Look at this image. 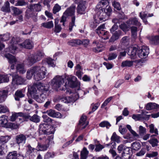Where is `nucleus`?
Returning a JSON list of instances; mask_svg holds the SVG:
<instances>
[{
	"instance_id": "f257e3e1",
	"label": "nucleus",
	"mask_w": 159,
	"mask_h": 159,
	"mask_svg": "<svg viewBox=\"0 0 159 159\" xmlns=\"http://www.w3.org/2000/svg\"><path fill=\"white\" fill-rule=\"evenodd\" d=\"M112 11V9L109 6H106L105 8H102L97 12L94 18V23L99 24L105 21L108 19Z\"/></svg>"
},
{
	"instance_id": "f03ea898",
	"label": "nucleus",
	"mask_w": 159,
	"mask_h": 159,
	"mask_svg": "<svg viewBox=\"0 0 159 159\" xmlns=\"http://www.w3.org/2000/svg\"><path fill=\"white\" fill-rule=\"evenodd\" d=\"M41 8L42 6L39 3L30 5L26 11V15L28 18L31 17L34 21H36L37 20V14L31 12L30 11H35L39 12L41 10Z\"/></svg>"
},
{
	"instance_id": "7ed1b4c3",
	"label": "nucleus",
	"mask_w": 159,
	"mask_h": 159,
	"mask_svg": "<svg viewBox=\"0 0 159 159\" xmlns=\"http://www.w3.org/2000/svg\"><path fill=\"white\" fill-rule=\"evenodd\" d=\"M32 70L34 78L36 80L39 81L45 78L46 70L45 67L43 66H35L33 67Z\"/></svg>"
},
{
	"instance_id": "20e7f679",
	"label": "nucleus",
	"mask_w": 159,
	"mask_h": 159,
	"mask_svg": "<svg viewBox=\"0 0 159 159\" xmlns=\"http://www.w3.org/2000/svg\"><path fill=\"white\" fill-rule=\"evenodd\" d=\"M64 83V78L61 76L57 75L52 80L51 85L53 89L58 91Z\"/></svg>"
},
{
	"instance_id": "39448f33",
	"label": "nucleus",
	"mask_w": 159,
	"mask_h": 159,
	"mask_svg": "<svg viewBox=\"0 0 159 159\" xmlns=\"http://www.w3.org/2000/svg\"><path fill=\"white\" fill-rule=\"evenodd\" d=\"M105 28V25L102 24L98 27L96 32L102 38L106 40L109 38L110 35L108 32L104 30Z\"/></svg>"
},
{
	"instance_id": "423d86ee",
	"label": "nucleus",
	"mask_w": 159,
	"mask_h": 159,
	"mask_svg": "<svg viewBox=\"0 0 159 159\" xmlns=\"http://www.w3.org/2000/svg\"><path fill=\"white\" fill-rule=\"evenodd\" d=\"M75 8V6L72 5L64 13L60 21L61 22H63V25L64 26V22L66 21L67 18L69 16H71L74 15Z\"/></svg>"
},
{
	"instance_id": "0eeeda50",
	"label": "nucleus",
	"mask_w": 159,
	"mask_h": 159,
	"mask_svg": "<svg viewBox=\"0 0 159 159\" xmlns=\"http://www.w3.org/2000/svg\"><path fill=\"white\" fill-rule=\"evenodd\" d=\"M67 77L66 79L70 86L72 88L76 87L77 89L79 90L80 89V83L79 82L76 81V77L72 75H69Z\"/></svg>"
},
{
	"instance_id": "6e6552de",
	"label": "nucleus",
	"mask_w": 159,
	"mask_h": 159,
	"mask_svg": "<svg viewBox=\"0 0 159 159\" xmlns=\"http://www.w3.org/2000/svg\"><path fill=\"white\" fill-rule=\"evenodd\" d=\"M149 53V48L146 46H142L140 49H138L137 54L141 58L147 57Z\"/></svg>"
},
{
	"instance_id": "1a4fd4ad",
	"label": "nucleus",
	"mask_w": 159,
	"mask_h": 159,
	"mask_svg": "<svg viewBox=\"0 0 159 159\" xmlns=\"http://www.w3.org/2000/svg\"><path fill=\"white\" fill-rule=\"evenodd\" d=\"M11 75L12 77V84H16L17 85H21L24 84L25 80L22 77L14 73H12Z\"/></svg>"
},
{
	"instance_id": "9d476101",
	"label": "nucleus",
	"mask_w": 159,
	"mask_h": 159,
	"mask_svg": "<svg viewBox=\"0 0 159 159\" xmlns=\"http://www.w3.org/2000/svg\"><path fill=\"white\" fill-rule=\"evenodd\" d=\"M16 37H13L11 40L10 43L9 44V50L10 52L14 54L17 48L16 43H17V40Z\"/></svg>"
},
{
	"instance_id": "9b49d317",
	"label": "nucleus",
	"mask_w": 159,
	"mask_h": 159,
	"mask_svg": "<svg viewBox=\"0 0 159 159\" xmlns=\"http://www.w3.org/2000/svg\"><path fill=\"white\" fill-rule=\"evenodd\" d=\"M18 46L20 48H24L31 49L33 47V44L32 41L29 39H27L22 43L18 45Z\"/></svg>"
},
{
	"instance_id": "f8f14e48",
	"label": "nucleus",
	"mask_w": 159,
	"mask_h": 159,
	"mask_svg": "<svg viewBox=\"0 0 159 159\" xmlns=\"http://www.w3.org/2000/svg\"><path fill=\"white\" fill-rule=\"evenodd\" d=\"M79 96V93H75L73 94L72 98H71L69 97H64L61 99V101L65 103H69L77 100Z\"/></svg>"
},
{
	"instance_id": "ddd939ff",
	"label": "nucleus",
	"mask_w": 159,
	"mask_h": 159,
	"mask_svg": "<svg viewBox=\"0 0 159 159\" xmlns=\"http://www.w3.org/2000/svg\"><path fill=\"white\" fill-rule=\"evenodd\" d=\"M28 90L29 92L34 98L35 96L39 94L36 84L29 86L28 87Z\"/></svg>"
},
{
	"instance_id": "4468645a",
	"label": "nucleus",
	"mask_w": 159,
	"mask_h": 159,
	"mask_svg": "<svg viewBox=\"0 0 159 159\" xmlns=\"http://www.w3.org/2000/svg\"><path fill=\"white\" fill-rule=\"evenodd\" d=\"M36 85L39 93H46V92L48 90V87H46L45 85L43 84L39 83L36 84Z\"/></svg>"
},
{
	"instance_id": "2eb2a0df",
	"label": "nucleus",
	"mask_w": 159,
	"mask_h": 159,
	"mask_svg": "<svg viewBox=\"0 0 159 159\" xmlns=\"http://www.w3.org/2000/svg\"><path fill=\"white\" fill-rule=\"evenodd\" d=\"M15 139L17 143L20 145L25 143L26 137L25 135L23 134H20L16 135Z\"/></svg>"
},
{
	"instance_id": "dca6fc26",
	"label": "nucleus",
	"mask_w": 159,
	"mask_h": 159,
	"mask_svg": "<svg viewBox=\"0 0 159 159\" xmlns=\"http://www.w3.org/2000/svg\"><path fill=\"white\" fill-rule=\"evenodd\" d=\"M24 118L29 119L31 121L35 123H38L40 121V117L36 114H34L32 116L28 115L25 114Z\"/></svg>"
},
{
	"instance_id": "f3484780",
	"label": "nucleus",
	"mask_w": 159,
	"mask_h": 159,
	"mask_svg": "<svg viewBox=\"0 0 159 159\" xmlns=\"http://www.w3.org/2000/svg\"><path fill=\"white\" fill-rule=\"evenodd\" d=\"M131 151V148L130 147L125 146L122 153V156L124 159H129L130 156L129 153Z\"/></svg>"
},
{
	"instance_id": "a211bd4d",
	"label": "nucleus",
	"mask_w": 159,
	"mask_h": 159,
	"mask_svg": "<svg viewBox=\"0 0 159 159\" xmlns=\"http://www.w3.org/2000/svg\"><path fill=\"white\" fill-rule=\"evenodd\" d=\"M86 2L85 1H82L80 3L77 8L78 12L80 14H84L85 13L86 7L85 6Z\"/></svg>"
},
{
	"instance_id": "6ab92c4d",
	"label": "nucleus",
	"mask_w": 159,
	"mask_h": 159,
	"mask_svg": "<svg viewBox=\"0 0 159 159\" xmlns=\"http://www.w3.org/2000/svg\"><path fill=\"white\" fill-rule=\"evenodd\" d=\"M46 93H42L39 95V94L34 97V98L38 102L42 103L47 98Z\"/></svg>"
},
{
	"instance_id": "aec40b11",
	"label": "nucleus",
	"mask_w": 159,
	"mask_h": 159,
	"mask_svg": "<svg viewBox=\"0 0 159 159\" xmlns=\"http://www.w3.org/2000/svg\"><path fill=\"white\" fill-rule=\"evenodd\" d=\"M129 50L127 52V54L130 56L131 59H134L137 52H138V48L135 47L133 48L130 47L128 48Z\"/></svg>"
},
{
	"instance_id": "412c9836",
	"label": "nucleus",
	"mask_w": 159,
	"mask_h": 159,
	"mask_svg": "<svg viewBox=\"0 0 159 159\" xmlns=\"http://www.w3.org/2000/svg\"><path fill=\"white\" fill-rule=\"evenodd\" d=\"M46 112L49 116L52 117L58 118L61 117V113L52 109H50L47 111Z\"/></svg>"
},
{
	"instance_id": "4be33fe9",
	"label": "nucleus",
	"mask_w": 159,
	"mask_h": 159,
	"mask_svg": "<svg viewBox=\"0 0 159 159\" xmlns=\"http://www.w3.org/2000/svg\"><path fill=\"white\" fill-rule=\"evenodd\" d=\"M153 16V14H148L145 12H140L139 14V16L141 19L143 20L144 23L146 24L148 23V21L146 19V18L148 17H152Z\"/></svg>"
},
{
	"instance_id": "5701e85b",
	"label": "nucleus",
	"mask_w": 159,
	"mask_h": 159,
	"mask_svg": "<svg viewBox=\"0 0 159 159\" xmlns=\"http://www.w3.org/2000/svg\"><path fill=\"white\" fill-rule=\"evenodd\" d=\"M34 55V60L33 61L34 62V63L40 60L44 56V53L41 51H39L37 53L33 54Z\"/></svg>"
},
{
	"instance_id": "b1692460",
	"label": "nucleus",
	"mask_w": 159,
	"mask_h": 159,
	"mask_svg": "<svg viewBox=\"0 0 159 159\" xmlns=\"http://www.w3.org/2000/svg\"><path fill=\"white\" fill-rule=\"evenodd\" d=\"M121 35V31L120 30L116 31L112 34L111 37L109 42H114L116 40L118 39L120 36Z\"/></svg>"
},
{
	"instance_id": "393cba45",
	"label": "nucleus",
	"mask_w": 159,
	"mask_h": 159,
	"mask_svg": "<svg viewBox=\"0 0 159 159\" xmlns=\"http://www.w3.org/2000/svg\"><path fill=\"white\" fill-rule=\"evenodd\" d=\"M126 23L129 26H130L132 25L139 26L141 25V24L139 22L138 19L136 18H130L126 22Z\"/></svg>"
},
{
	"instance_id": "a878e982",
	"label": "nucleus",
	"mask_w": 159,
	"mask_h": 159,
	"mask_svg": "<svg viewBox=\"0 0 159 159\" xmlns=\"http://www.w3.org/2000/svg\"><path fill=\"white\" fill-rule=\"evenodd\" d=\"M8 117L5 116H2L0 117V126L3 127H7L8 126Z\"/></svg>"
},
{
	"instance_id": "bb28decb",
	"label": "nucleus",
	"mask_w": 159,
	"mask_h": 159,
	"mask_svg": "<svg viewBox=\"0 0 159 159\" xmlns=\"http://www.w3.org/2000/svg\"><path fill=\"white\" fill-rule=\"evenodd\" d=\"M148 39L150 43L152 44H157L159 43V35L150 36L148 37Z\"/></svg>"
},
{
	"instance_id": "cd10ccee",
	"label": "nucleus",
	"mask_w": 159,
	"mask_h": 159,
	"mask_svg": "<svg viewBox=\"0 0 159 159\" xmlns=\"http://www.w3.org/2000/svg\"><path fill=\"white\" fill-rule=\"evenodd\" d=\"M24 63L18 64L16 67V71L20 74H23L25 73L26 71V69L25 68Z\"/></svg>"
},
{
	"instance_id": "c85d7f7f",
	"label": "nucleus",
	"mask_w": 159,
	"mask_h": 159,
	"mask_svg": "<svg viewBox=\"0 0 159 159\" xmlns=\"http://www.w3.org/2000/svg\"><path fill=\"white\" fill-rule=\"evenodd\" d=\"M93 44L94 46H96V47H95L93 48V52H98L102 51V49L101 48L102 47V45L99 44L98 41H94L93 42Z\"/></svg>"
},
{
	"instance_id": "c756f323",
	"label": "nucleus",
	"mask_w": 159,
	"mask_h": 159,
	"mask_svg": "<svg viewBox=\"0 0 159 159\" xmlns=\"http://www.w3.org/2000/svg\"><path fill=\"white\" fill-rule=\"evenodd\" d=\"M145 107L147 110H150L159 108V105L155 103L149 102L146 104Z\"/></svg>"
},
{
	"instance_id": "7c9ffc66",
	"label": "nucleus",
	"mask_w": 159,
	"mask_h": 159,
	"mask_svg": "<svg viewBox=\"0 0 159 159\" xmlns=\"http://www.w3.org/2000/svg\"><path fill=\"white\" fill-rule=\"evenodd\" d=\"M48 127H49V125L46 123L40 124L39 125V132L45 134Z\"/></svg>"
},
{
	"instance_id": "2f4dec72",
	"label": "nucleus",
	"mask_w": 159,
	"mask_h": 159,
	"mask_svg": "<svg viewBox=\"0 0 159 159\" xmlns=\"http://www.w3.org/2000/svg\"><path fill=\"white\" fill-rule=\"evenodd\" d=\"M25 94L23 93L20 90H17L16 91L15 94V98L16 101H19L20 98L24 97Z\"/></svg>"
},
{
	"instance_id": "473e14b6",
	"label": "nucleus",
	"mask_w": 159,
	"mask_h": 159,
	"mask_svg": "<svg viewBox=\"0 0 159 159\" xmlns=\"http://www.w3.org/2000/svg\"><path fill=\"white\" fill-rule=\"evenodd\" d=\"M134 61L126 60L123 61L121 64V66L122 67H130L133 65Z\"/></svg>"
},
{
	"instance_id": "72a5a7b5",
	"label": "nucleus",
	"mask_w": 159,
	"mask_h": 159,
	"mask_svg": "<svg viewBox=\"0 0 159 159\" xmlns=\"http://www.w3.org/2000/svg\"><path fill=\"white\" fill-rule=\"evenodd\" d=\"M25 114L22 112H18L17 113H15L12 114V116L10 117V120L11 121H15L16 118L18 116L23 117L24 118Z\"/></svg>"
},
{
	"instance_id": "f704fd0d",
	"label": "nucleus",
	"mask_w": 159,
	"mask_h": 159,
	"mask_svg": "<svg viewBox=\"0 0 159 159\" xmlns=\"http://www.w3.org/2000/svg\"><path fill=\"white\" fill-rule=\"evenodd\" d=\"M48 146L47 144H43L40 143H38L36 150L38 151H44L47 150Z\"/></svg>"
},
{
	"instance_id": "c9c22d12",
	"label": "nucleus",
	"mask_w": 159,
	"mask_h": 159,
	"mask_svg": "<svg viewBox=\"0 0 159 159\" xmlns=\"http://www.w3.org/2000/svg\"><path fill=\"white\" fill-rule=\"evenodd\" d=\"M5 56L8 59L9 62L11 64L15 63L16 61L15 57L11 54H6Z\"/></svg>"
},
{
	"instance_id": "e433bc0d",
	"label": "nucleus",
	"mask_w": 159,
	"mask_h": 159,
	"mask_svg": "<svg viewBox=\"0 0 159 159\" xmlns=\"http://www.w3.org/2000/svg\"><path fill=\"white\" fill-rule=\"evenodd\" d=\"M1 10L3 11L9 12L10 11L9 3L8 1L6 2L1 8Z\"/></svg>"
},
{
	"instance_id": "4c0bfd02",
	"label": "nucleus",
	"mask_w": 159,
	"mask_h": 159,
	"mask_svg": "<svg viewBox=\"0 0 159 159\" xmlns=\"http://www.w3.org/2000/svg\"><path fill=\"white\" fill-rule=\"evenodd\" d=\"M7 92L5 90L0 91V102L5 101L7 96Z\"/></svg>"
},
{
	"instance_id": "58836bf2",
	"label": "nucleus",
	"mask_w": 159,
	"mask_h": 159,
	"mask_svg": "<svg viewBox=\"0 0 159 159\" xmlns=\"http://www.w3.org/2000/svg\"><path fill=\"white\" fill-rule=\"evenodd\" d=\"M89 154V151L85 148H84L81 152V159H86Z\"/></svg>"
},
{
	"instance_id": "ea45409f",
	"label": "nucleus",
	"mask_w": 159,
	"mask_h": 159,
	"mask_svg": "<svg viewBox=\"0 0 159 159\" xmlns=\"http://www.w3.org/2000/svg\"><path fill=\"white\" fill-rule=\"evenodd\" d=\"M120 137L118 136L115 132H114L111 138V139L117 143H120Z\"/></svg>"
},
{
	"instance_id": "a19ab883",
	"label": "nucleus",
	"mask_w": 159,
	"mask_h": 159,
	"mask_svg": "<svg viewBox=\"0 0 159 159\" xmlns=\"http://www.w3.org/2000/svg\"><path fill=\"white\" fill-rule=\"evenodd\" d=\"M17 154L15 151L10 152L6 159H16Z\"/></svg>"
},
{
	"instance_id": "79ce46f5",
	"label": "nucleus",
	"mask_w": 159,
	"mask_h": 159,
	"mask_svg": "<svg viewBox=\"0 0 159 159\" xmlns=\"http://www.w3.org/2000/svg\"><path fill=\"white\" fill-rule=\"evenodd\" d=\"M41 26L47 28H51L53 26V24L52 21H50L48 22L42 23Z\"/></svg>"
},
{
	"instance_id": "37998d69",
	"label": "nucleus",
	"mask_w": 159,
	"mask_h": 159,
	"mask_svg": "<svg viewBox=\"0 0 159 159\" xmlns=\"http://www.w3.org/2000/svg\"><path fill=\"white\" fill-rule=\"evenodd\" d=\"M148 142L152 145V147L157 146L158 145V141L156 139L151 138L148 141Z\"/></svg>"
},
{
	"instance_id": "c03bdc74",
	"label": "nucleus",
	"mask_w": 159,
	"mask_h": 159,
	"mask_svg": "<svg viewBox=\"0 0 159 159\" xmlns=\"http://www.w3.org/2000/svg\"><path fill=\"white\" fill-rule=\"evenodd\" d=\"M137 28L136 27L133 26L131 28V35L132 39H135L136 38L137 35Z\"/></svg>"
},
{
	"instance_id": "a18cd8bd",
	"label": "nucleus",
	"mask_w": 159,
	"mask_h": 159,
	"mask_svg": "<svg viewBox=\"0 0 159 159\" xmlns=\"http://www.w3.org/2000/svg\"><path fill=\"white\" fill-rule=\"evenodd\" d=\"M7 146L3 143L0 146V155H3L7 152Z\"/></svg>"
},
{
	"instance_id": "49530a36",
	"label": "nucleus",
	"mask_w": 159,
	"mask_h": 159,
	"mask_svg": "<svg viewBox=\"0 0 159 159\" xmlns=\"http://www.w3.org/2000/svg\"><path fill=\"white\" fill-rule=\"evenodd\" d=\"M129 38L126 36L122 38V47H124L125 45H126V47L128 48L129 47L128 46V45H129Z\"/></svg>"
},
{
	"instance_id": "de8ad7c7",
	"label": "nucleus",
	"mask_w": 159,
	"mask_h": 159,
	"mask_svg": "<svg viewBox=\"0 0 159 159\" xmlns=\"http://www.w3.org/2000/svg\"><path fill=\"white\" fill-rule=\"evenodd\" d=\"M9 81V78L7 75H0V83L3 82H7Z\"/></svg>"
},
{
	"instance_id": "09e8293b",
	"label": "nucleus",
	"mask_w": 159,
	"mask_h": 159,
	"mask_svg": "<svg viewBox=\"0 0 159 159\" xmlns=\"http://www.w3.org/2000/svg\"><path fill=\"white\" fill-rule=\"evenodd\" d=\"M55 131L54 127L50 125H49L47 129L46 130L45 134H53Z\"/></svg>"
},
{
	"instance_id": "8fccbe9b",
	"label": "nucleus",
	"mask_w": 159,
	"mask_h": 159,
	"mask_svg": "<svg viewBox=\"0 0 159 159\" xmlns=\"http://www.w3.org/2000/svg\"><path fill=\"white\" fill-rule=\"evenodd\" d=\"M146 129L141 125L139 127V134L140 136H143L146 133Z\"/></svg>"
},
{
	"instance_id": "3c124183",
	"label": "nucleus",
	"mask_w": 159,
	"mask_h": 159,
	"mask_svg": "<svg viewBox=\"0 0 159 159\" xmlns=\"http://www.w3.org/2000/svg\"><path fill=\"white\" fill-rule=\"evenodd\" d=\"M46 61L49 66L54 67L56 65V62L54 60L50 58L47 59Z\"/></svg>"
},
{
	"instance_id": "603ef678",
	"label": "nucleus",
	"mask_w": 159,
	"mask_h": 159,
	"mask_svg": "<svg viewBox=\"0 0 159 159\" xmlns=\"http://www.w3.org/2000/svg\"><path fill=\"white\" fill-rule=\"evenodd\" d=\"M100 126L102 127H106L108 129L111 126V125L107 121H104L101 122L99 124Z\"/></svg>"
},
{
	"instance_id": "864d4df0",
	"label": "nucleus",
	"mask_w": 159,
	"mask_h": 159,
	"mask_svg": "<svg viewBox=\"0 0 159 159\" xmlns=\"http://www.w3.org/2000/svg\"><path fill=\"white\" fill-rule=\"evenodd\" d=\"M11 139L9 136H2L0 138V141L2 143H5L7 142Z\"/></svg>"
},
{
	"instance_id": "5fc2aeb1",
	"label": "nucleus",
	"mask_w": 159,
	"mask_h": 159,
	"mask_svg": "<svg viewBox=\"0 0 159 159\" xmlns=\"http://www.w3.org/2000/svg\"><path fill=\"white\" fill-rule=\"evenodd\" d=\"M53 136L52 135L49 136L47 139L46 140V142L47 143V144L49 146L50 144H52L54 143L53 141Z\"/></svg>"
},
{
	"instance_id": "6e6d98bb",
	"label": "nucleus",
	"mask_w": 159,
	"mask_h": 159,
	"mask_svg": "<svg viewBox=\"0 0 159 159\" xmlns=\"http://www.w3.org/2000/svg\"><path fill=\"white\" fill-rule=\"evenodd\" d=\"M61 9V7L58 4H56L55 5L53 8V13L55 14L57 12H59Z\"/></svg>"
},
{
	"instance_id": "4d7b16f0",
	"label": "nucleus",
	"mask_w": 159,
	"mask_h": 159,
	"mask_svg": "<svg viewBox=\"0 0 159 159\" xmlns=\"http://www.w3.org/2000/svg\"><path fill=\"white\" fill-rule=\"evenodd\" d=\"M33 67H32L30 69L28 70L26 73V77L28 79H30L32 77V75H34V72H33Z\"/></svg>"
},
{
	"instance_id": "13d9d810",
	"label": "nucleus",
	"mask_w": 159,
	"mask_h": 159,
	"mask_svg": "<svg viewBox=\"0 0 159 159\" xmlns=\"http://www.w3.org/2000/svg\"><path fill=\"white\" fill-rule=\"evenodd\" d=\"M9 111V109L6 106L0 105V113H5Z\"/></svg>"
},
{
	"instance_id": "bf43d9fd",
	"label": "nucleus",
	"mask_w": 159,
	"mask_h": 159,
	"mask_svg": "<svg viewBox=\"0 0 159 159\" xmlns=\"http://www.w3.org/2000/svg\"><path fill=\"white\" fill-rule=\"evenodd\" d=\"M150 132L151 133H154L156 134H158V131L157 129H154V125L153 124H151L149 126Z\"/></svg>"
},
{
	"instance_id": "052dcab7",
	"label": "nucleus",
	"mask_w": 159,
	"mask_h": 159,
	"mask_svg": "<svg viewBox=\"0 0 159 159\" xmlns=\"http://www.w3.org/2000/svg\"><path fill=\"white\" fill-rule=\"evenodd\" d=\"M33 60H34V55L33 54H32L29 56L27 59V61H28V64L31 65L34 63V62L33 61Z\"/></svg>"
},
{
	"instance_id": "680f3d73",
	"label": "nucleus",
	"mask_w": 159,
	"mask_h": 159,
	"mask_svg": "<svg viewBox=\"0 0 159 159\" xmlns=\"http://www.w3.org/2000/svg\"><path fill=\"white\" fill-rule=\"evenodd\" d=\"M132 118L135 121L142 120V114H133L132 116Z\"/></svg>"
},
{
	"instance_id": "e2e57ef3",
	"label": "nucleus",
	"mask_w": 159,
	"mask_h": 159,
	"mask_svg": "<svg viewBox=\"0 0 159 159\" xmlns=\"http://www.w3.org/2000/svg\"><path fill=\"white\" fill-rule=\"evenodd\" d=\"M11 8L13 10L14 14L16 15L20 14L22 13V11L17 7H12Z\"/></svg>"
},
{
	"instance_id": "0e129e2a",
	"label": "nucleus",
	"mask_w": 159,
	"mask_h": 159,
	"mask_svg": "<svg viewBox=\"0 0 159 159\" xmlns=\"http://www.w3.org/2000/svg\"><path fill=\"white\" fill-rule=\"evenodd\" d=\"M113 98V97L111 96L107 98L103 102L101 106V107L103 108L106 106L108 103Z\"/></svg>"
},
{
	"instance_id": "69168bd1",
	"label": "nucleus",
	"mask_w": 159,
	"mask_h": 159,
	"mask_svg": "<svg viewBox=\"0 0 159 159\" xmlns=\"http://www.w3.org/2000/svg\"><path fill=\"white\" fill-rule=\"evenodd\" d=\"M132 146L134 149L137 150L139 149L141 147L140 144L139 143H132Z\"/></svg>"
},
{
	"instance_id": "338daca9",
	"label": "nucleus",
	"mask_w": 159,
	"mask_h": 159,
	"mask_svg": "<svg viewBox=\"0 0 159 159\" xmlns=\"http://www.w3.org/2000/svg\"><path fill=\"white\" fill-rule=\"evenodd\" d=\"M75 17H72L71 18V22L69 25V30L70 31H72L73 27L75 26Z\"/></svg>"
},
{
	"instance_id": "774afa93",
	"label": "nucleus",
	"mask_w": 159,
	"mask_h": 159,
	"mask_svg": "<svg viewBox=\"0 0 159 159\" xmlns=\"http://www.w3.org/2000/svg\"><path fill=\"white\" fill-rule=\"evenodd\" d=\"M120 27L124 31H127L129 29V26H128L125 23L121 24L120 25Z\"/></svg>"
}]
</instances>
